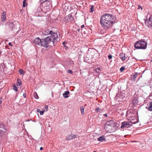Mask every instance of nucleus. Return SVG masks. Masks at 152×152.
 I'll list each match as a JSON object with an SVG mask.
<instances>
[{
    "label": "nucleus",
    "mask_w": 152,
    "mask_h": 152,
    "mask_svg": "<svg viewBox=\"0 0 152 152\" xmlns=\"http://www.w3.org/2000/svg\"><path fill=\"white\" fill-rule=\"evenodd\" d=\"M97 140L98 141L100 142H102L103 141L105 142L106 141V139L105 138L104 135H102V136H100L97 139Z\"/></svg>",
    "instance_id": "17"
},
{
    "label": "nucleus",
    "mask_w": 152,
    "mask_h": 152,
    "mask_svg": "<svg viewBox=\"0 0 152 152\" xmlns=\"http://www.w3.org/2000/svg\"><path fill=\"white\" fill-rule=\"evenodd\" d=\"M138 103V101L137 100V98H134L132 100V108L134 107V106H136Z\"/></svg>",
    "instance_id": "13"
},
{
    "label": "nucleus",
    "mask_w": 152,
    "mask_h": 152,
    "mask_svg": "<svg viewBox=\"0 0 152 152\" xmlns=\"http://www.w3.org/2000/svg\"><path fill=\"white\" fill-rule=\"evenodd\" d=\"M13 28V27H12V30Z\"/></svg>",
    "instance_id": "53"
},
{
    "label": "nucleus",
    "mask_w": 152,
    "mask_h": 152,
    "mask_svg": "<svg viewBox=\"0 0 152 152\" xmlns=\"http://www.w3.org/2000/svg\"><path fill=\"white\" fill-rule=\"evenodd\" d=\"M94 6L93 5H91V8H90V12H93L94 11Z\"/></svg>",
    "instance_id": "30"
},
{
    "label": "nucleus",
    "mask_w": 152,
    "mask_h": 152,
    "mask_svg": "<svg viewBox=\"0 0 152 152\" xmlns=\"http://www.w3.org/2000/svg\"><path fill=\"white\" fill-rule=\"evenodd\" d=\"M108 57L109 59H110L112 58V56L111 54H109L108 56Z\"/></svg>",
    "instance_id": "35"
},
{
    "label": "nucleus",
    "mask_w": 152,
    "mask_h": 152,
    "mask_svg": "<svg viewBox=\"0 0 152 152\" xmlns=\"http://www.w3.org/2000/svg\"><path fill=\"white\" fill-rule=\"evenodd\" d=\"M74 20V18L72 17V15H69L66 16L65 18V20L66 21H72Z\"/></svg>",
    "instance_id": "12"
},
{
    "label": "nucleus",
    "mask_w": 152,
    "mask_h": 152,
    "mask_svg": "<svg viewBox=\"0 0 152 152\" xmlns=\"http://www.w3.org/2000/svg\"><path fill=\"white\" fill-rule=\"evenodd\" d=\"M77 137V135L76 134H71L70 135H68L65 138L66 140H70L72 139L75 138Z\"/></svg>",
    "instance_id": "11"
},
{
    "label": "nucleus",
    "mask_w": 152,
    "mask_h": 152,
    "mask_svg": "<svg viewBox=\"0 0 152 152\" xmlns=\"http://www.w3.org/2000/svg\"><path fill=\"white\" fill-rule=\"evenodd\" d=\"M9 45L10 46H12V44L11 43V42H9Z\"/></svg>",
    "instance_id": "44"
},
{
    "label": "nucleus",
    "mask_w": 152,
    "mask_h": 152,
    "mask_svg": "<svg viewBox=\"0 0 152 152\" xmlns=\"http://www.w3.org/2000/svg\"><path fill=\"white\" fill-rule=\"evenodd\" d=\"M140 8H141V10H142V8L141 7L140 5H139L138 6V7L137 9H140Z\"/></svg>",
    "instance_id": "40"
},
{
    "label": "nucleus",
    "mask_w": 152,
    "mask_h": 152,
    "mask_svg": "<svg viewBox=\"0 0 152 152\" xmlns=\"http://www.w3.org/2000/svg\"><path fill=\"white\" fill-rule=\"evenodd\" d=\"M6 12L5 11H4L1 16V20L2 21H4L6 19Z\"/></svg>",
    "instance_id": "18"
},
{
    "label": "nucleus",
    "mask_w": 152,
    "mask_h": 152,
    "mask_svg": "<svg viewBox=\"0 0 152 152\" xmlns=\"http://www.w3.org/2000/svg\"><path fill=\"white\" fill-rule=\"evenodd\" d=\"M93 152H96V151H93Z\"/></svg>",
    "instance_id": "52"
},
{
    "label": "nucleus",
    "mask_w": 152,
    "mask_h": 152,
    "mask_svg": "<svg viewBox=\"0 0 152 152\" xmlns=\"http://www.w3.org/2000/svg\"><path fill=\"white\" fill-rule=\"evenodd\" d=\"M67 72H68L69 73H70V74H72L73 73L72 71L71 70H68Z\"/></svg>",
    "instance_id": "38"
},
{
    "label": "nucleus",
    "mask_w": 152,
    "mask_h": 152,
    "mask_svg": "<svg viewBox=\"0 0 152 152\" xmlns=\"http://www.w3.org/2000/svg\"><path fill=\"white\" fill-rule=\"evenodd\" d=\"M33 95L34 98L37 99H38L39 98V96L36 92H34L33 93Z\"/></svg>",
    "instance_id": "24"
},
{
    "label": "nucleus",
    "mask_w": 152,
    "mask_h": 152,
    "mask_svg": "<svg viewBox=\"0 0 152 152\" xmlns=\"http://www.w3.org/2000/svg\"><path fill=\"white\" fill-rule=\"evenodd\" d=\"M69 94V91H65L63 95L64 98H67L69 96L68 95Z\"/></svg>",
    "instance_id": "19"
},
{
    "label": "nucleus",
    "mask_w": 152,
    "mask_h": 152,
    "mask_svg": "<svg viewBox=\"0 0 152 152\" xmlns=\"http://www.w3.org/2000/svg\"><path fill=\"white\" fill-rule=\"evenodd\" d=\"M6 129L4 125L0 124V137L4 135L6 132Z\"/></svg>",
    "instance_id": "7"
},
{
    "label": "nucleus",
    "mask_w": 152,
    "mask_h": 152,
    "mask_svg": "<svg viewBox=\"0 0 152 152\" xmlns=\"http://www.w3.org/2000/svg\"><path fill=\"white\" fill-rule=\"evenodd\" d=\"M23 96L24 98H26V94L25 93H24L23 94Z\"/></svg>",
    "instance_id": "41"
},
{
    "label": "nucleus",
    "mask_w": 152,
    "mask_h": 152,
    "mask_svg": "<svg viewBox=\"0 0 152 152\" xmlns=\"http://www.w3.org/2000/svg\"><path fill=\"white\" fill-rule=\"evenodd\" d=\"M40 109H37V111L38 112V113H39L40 111Z\"/></svg>",
    "instance_id": "42"
},
{
    "label": "nucleus",
    "mask_w": 152,
    "mask_h": 152,
    "mask_svg": "<svg viewBox=\"0 0 152 152\" xmlns=\"http://www.w3.org/2000/svg\"><path fill=\"white\" fill-rule=\"evenodd\" d=\"M87 106V104H85L84 105V107H85V106Z\"/></svg>",
    "instance_id": "50"
},
{
    "label": "nucleus",
    "mask_w": 152,
    "mask_h": 152,
    "mask_svg": "<svg viewBox=\"0 0 152 152\" xmlns=\"http://www.w3.org/2000/svg\"><path fill=\"white\" fill-rule=\"evenodd\" d=\"M77 31L78 32H79L80 31V28H79L78 29H77Z\"/></svg>",
    "instance_id": "45"
},
{
    "label": "nucleus",
    "mask_w": 152,
    "mask_h": 152,
    "mask_svg": "<svg viewBox=\"0 0 152 152\" xmlns=\"http://www.w3.org/2000/svg\"><path fill=\"white\" fill-rule=\"evenodd\" d=\"M148 82L150 83H151V81H150V80H149L148 81Z\"/></svg>",
    "instance_id": "49"
},
{
    "label": "nucleus",
    "mask_w": 152,
    "mask_h": 152,
    "mask_svg": "<svg viewBox=\"0 0 152 152\" xmlns=\"http://www.w3.org/2000/svg\"><path fill=\"white\" fill-rule=\"evenodd\" d=\"M19 72L20 73V74L21 75L24 74L23 71L22 69H20L19 70Z\"/></svg>",
    "instance_id": "31"
},
{
    "label": "nucleus",
    "mask_w": 152,
    "mask_h": 152,
    "mask_svg": "<svg viewBox=\"0 0 152 152\" xmlns=\"http://www.w3.org/2000/svg\"><path fill=\"white\" fill-rule=\"evenodd\" d=\"M50 35L45 38L49 47L52 45L55 46L56 42L58 41V35L56 32L51 30L50 31Z\"/></svg>",
    "instance_id": "2"
},
{
    "label": "nucleus",
    "mask_w": 152,
    "mask_h": 152,
    "mask_svg": "<svg viewBox=\"0 0 152 152\" xmlns=\"http://www.w3.org/2000/svg\"><path fill=\"white\" fill-rule=\"evenodd\" d=\"M145 72H146V73H151V74H152V73L151 72V70H150L148 69L144 70L143 71L142 73H144Z\"/></svg>",
    "instance_id": "26"
},
{
    "label": "nucleus",
    "mask_w": 152,
    "mask_h": 152,
    "mask_svg": "<svg viewBox=\"0 0 152 152\" xmlns=\"http://www.w3.org/2000/svg\"><path fill=\"white\" fill-rule=\"evenodd\" d=\"M50 31L48 30H45V32L44 33V34L45 35H48L49 36V35H50V33H49Z\"/></svg>",
    "instance_id": "23"
},
{
    "label": "nucleus",
    "mask_w": 152,
    "mask_h": 152,
    "mask_svg": "<svg viewBox=\"0 0 152 152\" xmlns=\"http://www.w3.org/2000/svg\"><path fill=\"white\" fill-rule=\"evenodd\" d=\"M148 106L145 107L149 111H152V102H148L147 104Z\"/></svg>",
    "instance_id": "14"
},
{
    "label": "nucleus",
    "mask_w": 152,
    "mask_h": 152,
    "mask_svg": "<svg viewBox=\"0 0 152 152\" xmlns=\"http://www.w3.org/2000/svg\"><path fill=\"white\" fill-rule=\"evenodd\" d=\"M120 58L123 61H124L125 60V53H121L120 54Z\"/></svg>",
    "instance_id": "20"
},
{
    "label": "nucleus",
    "mask_w": 152,
    "mask_h": 152,
    "mask_svg": "<svg viewBox=\"0 0 152 152\" xmlns=\"http://www.w3.org/2000/svg\"><path fill=\"white\" fill-rule=\"evenodd\" d=\"M2 98H0V105L2 103Z\"/></svg>",
    "instance_id": "39"
},
{
    "label": "nucleus",
    "mask_w": 152,
    "mask_h": 152,
    "mask_svg": "<svg viewBox=\"0 0 152 152\" xmlns=\"http://www.w3.org/2000/svg\"><path fill=\"white\" fill-rule=\"evenodd\" d=\"M13 89L14 90H15L16 92L18 90V88L15 85V84L13 85Z\"/></svg>",
    "instance_id": "29"
},
{
    "label": "nucleus",
    "mask_w": 152,
    "mask_h": 152,
    "mask_svg": "<svg viewBox=\"0 0 152 152\" xmlns=\"http://www.w3.org/2000/svg\"><path fill=\"white\" fill-rule=\"evenodd\" d=\"M34 42L36 44L40 46H43L45 48L49 47L45 38L40 39L39 37L35 38L34 39Z\"/></svg>",
    "instance_id": "4"
},
{
    "label": "nucleus",
    "mask_w": 152,
    "mask_h": 152,
    "mask_svg": "<svg viewBox=\"0 0 152 152\" xmlns=\"http://www.w3.org/2000/svg\"><path fill=\"white\" fill-rule=\"evenodd\" d=\"M2 52L0 50V56H1V55H2Z\"/></svg>",
    "instance_id": "46"
},
{
    "label": "nucleus",
    "mask_w": 152,
    "mask_h": 152,
    "mask_svg": "<svg viewBox=\"0 0 152 152\" xmlns=\"http://www.w3.org/2000/svg\"><path fill=\"white\" fill-rule=\"evenodd\" d=\"M65 42H63V43H62V44L64 46V47H65V49H67V48H68V47H67L65 45Z\"/></svg>",
    "instance_id": "36"
},
{
    "label": "nucleus",
    "mask_w": 152,
    "mask_h": 152,
    "mask_svg": "<svg viewBox=\"0 0 152 152\" xmlns=\"http://www.w3.org/2000/svg\"><path fill=\"white\" fill-rule=\"evenodd\" d=\"M96 72L99 73L101 72V70L100 68H97L95 69V70Z\"/></svg>",
    "instance_id": "28"
},
{
    "label": "nucleus",
    "mask_w": 152,
    "mask_h": 152,
    "mask_svg": "<svg viewBox=\"0 0 152 152\" xmlns=\"http://www.w3.org/2000/svg\"><path fill=\"white\" fill-rule=\"evenodd\" d=\"M136 123L135 122H129V121H124L121 123V128H128L132 126V124H134Z\"/></svg>",
    "instance_id": "6"
},
{
    "label": "nucleus",
    "mask_w": 152,
    "mask_h": 152,
    "mask_svg": "<svg viewBox=\"0 0 152 152\" xmlns=\"http://www.w3.org/2000/svg\"><path fill=\"white\" fill-rule=\"evenodd\" d=\"M23 7H25L27 5V3H26V0H24L23 1Z\"/></svg>",
    "instance_id": "27"
},
{
    "label": "nucleus",
    "mask_w": 152,
    "mask_h": 152,
    "mask_svg": "<svg viewBox=\"0 0 152 152\" xmlns=\"http://www.w3.org/2000/svg\"><path fill=\"white\" fill-rule=\"evenodd\" d=\"M42 9L41 7H39L37 10V12L36 13V15H37V16L39 15V14H38V13H39L42 11Z\"/></svg>",
    "instance_id": "21"
},
{
    "label": "nucleus",
    "mask_w": 152,
    "mask_h": 152,
    "mask_svg": "<svg viewBox=\"0 0 152 152\" xmlns=\"http://www.w3.org/2000/svg\"><path fill=\"white\" fill-rule=\"evenodd\" d=\"M115 29H114L113 30V32H114L115 31Z\"/></svg>",
    "instance_id": "51"
},
{
    "label": "nucleus",
    "mask_w": 152,
    "mask_h": 152,
    "mask_svg": "<svg viewBox=\"0 0 152 152\" xmlns=\"http://www.w3.org/2000/svg\"><path fill=\"white\" fill-rule=\"evenodd\" d=\"M11 25H12V26H13V24H11Z\"/></svg>",
    "instance_id": "54"
},
{
    "label": "nucleus",
    "mask_w": 152,
    "mask_h": 152,
    "mask_svg": "<svg viewBox=\"0 0 152 152\" xmlns=\"http://www.w3.org/2000/svg\"><path fill=\"white\" fill-rule=\"evenodd\" d=\"M133 110H131L130 111H128L126 112V116L127 118H132L133 117Z\"/></svg>",
    "instance_id": "10"
},
{
    "label": "nucleus",
    "mask_w": 152,
    "mask_h": 152,
    "mask_svg": "<svg viewBox=\"0 0 152 152\" xmlns=\"http://www.w3.org/2000/svg\"><path fill=\"white\" fill-rule=\"evenodd\" d=\"M151 17H152V15H150L148 20H145V24L149 28H151L152 26V21L151 20Z\"/></svg>",
    "instance_id": "8"
},
{
    "label": "nucleus",
    "mask_w": 152,
    "mask_h": 152,
    "mask_svg": "<svg viewBox=\"0 0 152 152\" xmlns=\"http://www.w3.org/2000/svg\"><path fill=\"white\" fill-rule=\"evenodd\" d=\"M147 46L146 42L142 39L137 41L134 45V47L137 49H145Z\"/></svg>",
    "instance_id": "3"
},
{
    "label": "nucleus",
    "mask_w": 152,
    "mask_h": 152,
    "mask_svg": "<svg viewBox=\"0 0 152 152\" xmlns=\"http://www.w3.org/2000/svg\"><path fill=\"white\" fill-rule=\"evenodd\" d=\"M84 27V25H83L81 26V28H83Z\"/></svg>",
    "instance_id": "47"
},
{
    "label": "nucleus",
    "mask_w": 152,
    "mask_h": 152,
    "mask_svg": "<svg viewBox=\"0 0 152 152\" xmlns=\"http://www.w3.org/2000/svg\"><path fill=\"white\" fill-rule=\"evenodd\" d=\"M95 111L98 113L99 112H100L101 110V109H100L99 108H96L95 109Z\"/></svg>",
    "instance_id": "33"
},
{
    "label": "nucleus",
    "mask_w": 152,
    "mask_h": 152,
    "mask_svg": "<svg viewBox=\"0 0 152 152\" xmlns=\"http://www.w3.org/2000/svg\"><path fill=\"white\" fill-rule=\"evenodd\" d=\"M152 61V60H151V62Z\"/></svg>",
    "instance_id": "55"
},
{
    "label": "nucleus",
    "mask_w": 152,
    "mask_h": 152,
    "mask_svg": "<svg viewBox=\"0 0 152 152\" xmlns=\"http://www.w3.org/2000/svg\"><path fill=\"white\" fill-rule=\"evenodd\" d=\"M138 75V73L135 72L134 74H132L131 76V80H132L133 81H135L136 79V77H137Z\"/></svg>",
    "instance_id": "15"
},
{
    "label": "nucleus",
    "mask_w": 152,
    "mask_h": 152,
    "mask_svg": "<svg viewBox=\"0 0 152 152\" xmlns=\"http://www.w3.org/2000/svg\"><path fill=\"white\" fill-rule=\"evenodd\" d=\"M116 18L113 14L104 13L101 17L100 23L103 29L107 31L112 28L115 23Z\"/></svg>",
    "instance_id": "1"
},
{
    "label": "nucleus",
    "mask_w": 152,
    "mask_h": 152,
    "mask_svg": "<svg viewBox=\"0 0 152 152\" xmlns=\"http://www.w3.org/2000/svg\"><path fill=\"white\" fill-rule=\"evenodd\" d=\"M124 69L125 67L124 66H122L120 68V70L121 72H122L124 70Z\"/></svg>",
    "instance_id": "32"
},
{
    "label": "nucleus",
    "mask_w": 152,
    "mask_h": 152,
    "mask_svg": "<svg viewBox=\"0 0 152 152\" xmlns=\"http://www.w3.org/2000/svg\"><path fill=\"white\" fill-rule=\"evenodd\" d=\"M116 126L115 125V123L113 120L108 121L105 123L104 125V129L105 130L109 132V130L110 128L109 127H110L112 128V127L115 128Z\"/></svg>",
    "instance_id": "5"
},
{
    "label": "nucleus",
    "mask_w": 152,
    "mask_h": 152,
    "mask_svg": "<svg viewBox=\"0 0 152 152\" xmlns=\"http://www.w3.org/2000/svg\"><path fill=\"white\" fill-rule=\"evenodd\" d=\"M103 116L105 117H106L107 116V114H105L103 115Z\"/></svg>",
    "instance_id": "43"
},
{
    "label": "nucleus",
    "mask_w": 152,
    "mask_h": 152,
    "mask_svg": "<svg viewBox=\"0 0 152 152\" xmlns=\"http://www.w3.org/2000/svg\"><path fill=\"white\" fill-rule=\"evenodd\" d=\"M128 119L131 120L130 121H129V122H135L136 123H134V124H136L138 122V120L137 119L136 116H134L132 118H128Z\"/></svg>",
    "instance_id": "16"
},
{
    "label": "nucleus",
    "mask_w": 152,
    "mask_h": 152,
    "mask_svg": "<svg viewBox=\"0 0 152 152\" xmlns=\"http://www.w3.org/2000/svg\"><path fill=\"white\" fill-rule=\"evenodd\" d=\"M81 113L82 115H83L84 114V107L83 106L80 107Z\"/></svg>",
    "instance_id": "22"
},
{
    "label": "nucleus",
    "mask_w": 152,
    "mask_h": 152,
    "mask_svg": "<svg viewBox=\"0 0 152 152\" xmlns=\"http://www.w3.org/2000/svg\"><path fill=\"white\" fill-rule=\"evenodd\" d=\"M45 109H46V110H45V111H48V105H45L44 107Z\"/></svg>",
    "instance_id": "37"
},
{
    "label": "nucleus",
    "mask_w": 152,
    "mask_h": 152,
    "mask_svg": "<svg viewBox=\"0 0 152 152\" xmlns=\"http://www.w3.org/2000/svg\"><path fill=\"white\" fill-rule=\"evenodd\" d=\"M43 149V148L42 147H41L40 148V150H42Z\"/></svg>",
    "instance_id": "48"
},
{
    "label": "nucleus",
    "mask_w": 152,
    "mask_h": 152,
    "mask_svg": "<svg viewBox=\"0 0 152 152\" xmlns=\"http://www.w3.org/2000/svg\"><path fill=\"white\" fill-rule=\"evenodd\" d=\"M21 84V81L20 79H18L17 80V86H20Z\"/></svg>",
    "instance_id": "25"
},
{
    "label": "nucleus",
    "mask_w": 152,
    "mask_h": 152,
    "mask_svg": "<svg viewBox=\"0 0 152 152\" xmlns=\"http://www.w3.org/2000/svg\"><path fill=\"white\" fill-rule=\"evenodd\" d=\"M45 111V110H43L42 111H40V112H39L40 115H43L44 112Z\"/></svg>",
    "instance_id": "34"
},
{
    "label": "nucleus",
    "mask_w": 152,
    "mask_h": 152,
    "mask_svg": "<svg viewBox=\"0 0 152 152\" xmlns=\"http://www.w3.org/2000/svg\"><path fill=\"white\" fill-rule=\"evenodd\" d=\"M51 1H50L48 0L46 1L45 2H44L42 3V5L45 7H46V9H49L50 7H51Z\"/></svg>",
    "instance_id": "9"
}]
</instances>
